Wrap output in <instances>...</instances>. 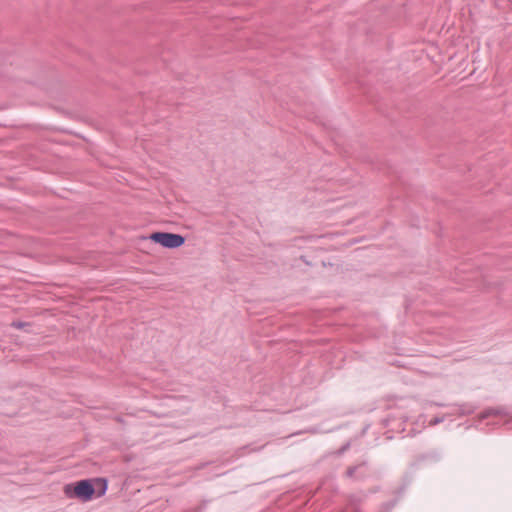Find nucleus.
Wrapping results in <instances>:
<instances>
[{
    "mask_svg": "<svg viewBox=\"0 0 512 512\" xmlns=\"http://www.w3.org/2000/svg\"><path fill=\"white\" fill-rule=\"evenodd\" d=\"M350 444L349 443H346L341 449H340V453H344L348 448H349Z\"/></svg>",
    "mask_w": 512,
    "mask_h": 512,
    "instance_id": "obj_11",
    "label": "nucleus"
},
{
    "mask_svg": "<svg viewBox=\"0 0 512 512\" xmlns=\"http://www.w3.org/2000/svg\"><path fill=\"white\" fill-rule=\"evenodd\" d=\"M508 415L509 414L504 407L487 408L477 415V418H476L477 421L473 425V427H475L476 429H480L479 428L480 422L487 420L491 417H500V418H504V420L502 422L489 421V422H487V425H492V426L504 425L508 429H512V417L508 418Z\"/></svg>",
    "mask_w": 512,
    "mask_h": 512,
    "instance_id": "obj_2",
    "label": "nucleus"
},
{
    "mask_svg": "<svg viewBox=\"0 0 512 512\" xmlns=\"http://www.w3.org/2000/svg\"><path fill=\"white\" fill-rule=\"evenodd\" d=\"M346 476L354 480H363L368 476V464L361 461L357 465L351 466L346 471Z\"/></svg>",
    "mask_w": 512,
    "mask_h": 512,
    "instance_id": "obj_5",
    "label": "nucleus"
},
{
    "mask_svg": "<svg viewBox=\"0 0 512 512\" xmlns=\"http://www.w3.org/2000/svg\"><path fill=\"white\" fill-rule=\"evenodd\" d=\"M150 239L162 247L169 249L179 248L185 242L184 236L169 232H154L150 235Z\"/></svg>",
    "mask_w": 512,
    "mask_h": 512,
    "instance_id": "obj_3",
    "label": "nucleus"
},
{
    "mask_svg": "<svg viewBox=\"0 0 512 512\" xmlns=\"http://www.w3.org/2000/svg\"><path fill=\"white\" fill-rule=\"evenodd\" d=\"M442 458V454L439 451H431L423 456L424 460L430 462H437Z\"/></svg>",
    "mask_w": 512,
    "mask_h": 512,
    "instance_id": "obj_6",
    "label": "nucleus"
},
{
    "mask_svg": "<svg viewBox=\"0 0 512 512\" xmlns=\"http://www.w3.org/2000/svg\"><path fill=\"white\" fill-rule=\"evenodd\" d=\"M108 480L103 477L81 479L65 485L64 492L68 498H76L82 502L91 501L106 494Z\"/></svg>",
    "mask_w": 512,
    "mask_h": 512,
    "instance_id": "obj_1",
    "label": "nucleus"
},
{
    "mask_svg": "<svg viewBox=\"0 0 512 512\" xmlns=\"http://www.w3.org/2000/svg\"><path fill=\"white\" fill-rule=\"evenodd\" d=\"M450 412L447 413L448 416H459L464 417L473 414L477 409L478 405L471 402L464 403H455L449 404Z\"/></svg>",
    "mask_w": 512,
    "mask_h": 512,
    "instance_id": "obj_4",
    "label": "nucleus"
},
{
    "mask_svg": "<svg viewBox=\"0 0 512 512\" xmlns=\"http://www.w3.org/2000/svg\"><path fill=\"white\" fill-rule=\"evenodd\" d=\"M437 406V407H449V404H444V403H440V402H434V401H430L428 403L425 404V408H427L428 406Z\"/></svg>",
    "mask_w": 512,
    "mask_h": 512,
    "instance_id": "obj_9",
    "label": "nucleus"
},
{
    "mask_svg": "<svg viewBox=\"0 0 512 512\" xmlns=\"http://www.w3.org/2000/svg\"><path fill=\"white\" fill-rule=\"evenodd\" d=\"M397 503V499L382 504L379 512H390Z\"/></svg>",
    "mask_w": 512,
    "mask_h": 512,
    "instance_id": "obj_7",
    "label": "nucleus"
},
{
    "mask_svg": "<svg viewBox=\"0 0 512 512\" xmlns=\"http://www.w3.org/2000/svg\"><path fill=\"white\" fill-rule=\"evenodd\" d=\"M447 417H448L447 414H444L442 416L434 417L433 419L430 420L429 426H436V425L444 422Z\"/></svg>",
    "mask_w": 512,
    "mask_h": 512,
    "instance_id": "obj_8",
    "label": "nucleus"
},
{
    "mask_svg": "<svg viewBox=\"0 0 512 512\" xmlns=\"http://www.w3.org/2000/svg\"><path fill=\"white\" fill-rule=\"evenodd\" d=\"M27 325H28L27 323L21 322V321H14V322H12V327L17 328V329H22V328H24Z\"/></svg>",
    "mask_w": 512,
    "mask_h": 512,
    "instance_id": "obj_10",
    "label": "nucleus"
}]
</instances>
